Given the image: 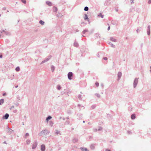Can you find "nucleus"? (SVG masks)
Masks as SVG:
<instances>
[{
  "instance_id": "nucleus-1",
  "label": "nucleus",
  "mask_w": 151,
  "mask_h": 151,
  "mask_svg": "<svg viewBox=\"0 0 151 151\" xmlns=\"http://www.w3.org/2000/svg\"><path fill=\"white\" fill-rule=\"evenodd\" d=\"M49 132H50L47 130L45 129L42 130L38 134L39 136H42V135L47 134Z\"/></svg>"
},
{
  "instance_id": "nucleus-2",
  "label": "nucleus",
  "mask_w": 151,
  "mask_h": 151,
  "mask_svg": "<svg viewBox=\"0 0 151 151\" xmlns=\"http://www.w3.org/2000/svg\"><path fill=\"white\" fill-rule=\"evenodd\" d=\"M138 78H136L134 80L133 82V87L134 88H135L137 86L138 83Z\"/></svg>"
},
{
  "instance_id": "nucleus-3",
  "label": "nucleus",
  "mask_w": 151,
  "mask_h": 151,
  "mask_svg": "<svg viewBox=\"0 0 151 151\" xmlns=\"http://www.w3.org/2000/svg\"><path fill=\"white\" fill-rule=\"evenodd\" d=\"M73 74L72 72H69L68 74V79L71 80L73 78Z\"/></svg>"
},
{
  "instance_id": "nucleus-4",
  "label": "nucleus",
  "mask_w": 151,
  "mask_h": 151,
  "mask_svg": "<svg viewBox=\"0 0 151 151\" xmlns=\"http://www.w3.org/2000/svg\"><path fill=\"white\" fill-rule=\"evenodd\" d=\"M51 56H48L47 58L46 59H45V60H44L43 61H42V62L41 63H40V64H43L44 63H45V62L48 61L50 60V59L51 58Z\"/></svg>"
},
{
  "instance_id": "nucleus-5",
  "label": "nucleus",
  "mask_w": 151,
  "mask_h": 151,
  "mask_svg": "<svg viewBox=\"0 0 151 151\" xmlns=\"http://www.w3.org/2000/svg\"><path fill=\"white\" fill-rule=\"evenodd\" d=\"M37 145V141H36V140L35 141L34 143H33V144L32 145V149H35Z\"/></svg>"
},
{
  "instance_id": "nucleus-6",
  "label": "nucleus",
  "mask_w": 151,
  "mask_h": 151,
  "mask_svg": "<svg viewBox=\"0 0 151 151\" xmlns=\"http://www.w3.org/2000/svg\"><path fill=\"white\" fill-rule=\"evenodd\" d=\"M9 116V115L8 113L6 114L2 117L3 119H8Z\"/></svg>"
},
{
  "instance_id": "nucleus-7",
  "label": "nucleus",
  "mask_w": 151,
  "mask_h": 151,
  "mask_svg": "<svg viewBox=\"0 0 151 151\" xmlns=\"http://www.w3.org/2000/svg\"><path fill=\"white\" fill-rule=\"evenodd\" d=\"M147 35H150V25L148 26L147 30Z\"/></svg>"
},
{
  "instance_id": "nucleus-8",
  "label": "nucleus",
  "mask_w": 151,
  "mask_h": 151,
  "mask_svg": "<svg viewBox=\"0 0 151 151\" xmlns=\"http://www.w3.org/2000/svg\"><path fill=\"white\" fill-rule=\"evenodd\" d=\"M41 151H45V147L44 145L42 144L41 146Z\"/></svg>"
},
{
  "instance_id": "nucleus-9",
  "label": "nucleus",
  "mask_w": 151,
  "mask_h": 151,
  "mask_svg": "<svg viewBox=\"0 0 151 151\" xmlns=\"http://www.w3.org/2000/svg\"><path fill=\"white\" fill-rule=\"evenodd\" d=\"M122 76V73L121 72H119L117 74L118 79L119 80Z\"/></svg>"
},
{
  "instance_id": "nucleus-10",
  "label": "nucleus",
  "mask_w": 151,
  "mask_h": 151,
  "mask_svg": "<svg viewBox=\"0 0 151 151\" xmlns=\"http://www.w3.org/2000/svg\"><path fill=\"white\" fill-rule=\"evenodd\" d=\"M77 116L78 117V119H80L82 117V114L81 113H78L77 114Z\"/></svg>"
},
{
  "instance_id": "nucleus-11",
  "label": "nucleus",
  "mask_w": 151,
  "mask_h": 151,
  "mask_svg": "<svg viewBox=\"0 0 151 151\" xmlns=\"http://www.w3.org/2000/svg\"><path fill=\"white\" fill-rule=\"evenodd\" d=\"M80 149L82 150V151H89L87 148L86 147H81Z\"/></svg>"
},
{
  "instance_id": "nucleus-12",
  "label": "nucleus",
  "mask_w": 151,
  "mask_h": 151,
  "mask_svg": "<svg viewBox=\"0 0 151 151\" xmlns=\"http://www.w3.org/2000/svg\"><path fill=\"white\" fill-rule=\"evenodd\" d=\"M73 45L74 46L77 47L79 46V44L75 40L74 43Z\"/></svg>"
},
{
  "instance_id": "nucleus-13",
  "label": "nucleus",
  "mask_w": 151,
  "mask_h": 151,
  "mask_svg": "<svg viewBox=\"0 0 151 151\" xmlns=\"http://www.w3.org/2000/svg\"><path fill=\"white\" fill-rule=\"evenodd\" d=\"M136 117L135 114H132L131 115V118L132 119L134 120L135 119Z\"/></svg>"
},
{
  "instance_id": "nucleus-14",
  "label": "nucleus",
  "mask_w": 151,
  "mask_h": 151,
  "mask_svg": "<svg viewBox=\"0 0 151 151\" xmlns=\"http://www.w3.org/2000/svg\"><path fill=\"white\" fill-rule=\"evenodd\" d=\"M95 144H92L90 146V148L91 150H94L95 149Z\"/></svg>"
},
{
  "instance_id": "nucleus-15",
  "label": "nucleus",
  "mask_w": 151,
  "mask_h": 151,
  "mask_svg": "<svg viewBox=\"0 0 151 151\" xmlns=\"http://www.w3.org/2000/svg\"><path fill=\"white\" fill-rule=\"evenodd\" d=\"M7 130V131L9 132L10 134L12 133L13 131V130L11 129V128L9 127H8Z\"/></svg>"
},
{
  "instance_id": "nucleus-16",
  "label": "nucleus",
  "mask_w": 151,
  "mask_h": 151,
  "mask_svg": "<svg viewBox=\"0 0 151 151\" xmlns=\"http://www.w3.org/2000/svg\"><path fill=\"white\" fill-rule=\"evenodd\" d=\"M52 118V117L50 116H48L46 118V121L47 122L50 119H51Z\"/></svg>"
},
{
  "instance_id": "nucleus-17",
  "label": "nucleus",
  "mask_w": 151,
  "mask_h": 151,
  "mask_svg": "<svg viewBox=\"0 0 151 151\" xmlns=\"http://www.w3.org/2000/svg\"><path fill=\"white\" fill-rule=\"evenodd\" d=\"M84 19L85 20H87L88 21H89V19L88 17V16L86 14H85Z\"/></svg>"
},
{
  "instance_id": "nucleus-18",
  "label": "nucleus",
  "mask_w": 151,
  "mask_h": 151,
  "mask_svg": "<svg viewBox=\"0 0 151 151\" xmlns=\"http://www.w3.org/2000/svg\"><path fill=\"white\" fill-rule=\"evenodd\" d=\"M46 4L47 5L49 6H52V3L49 1H46Z\"/></svg>"
},
{
  "instance_id": "nucleus-19",
  "label": "nucleus",
  "mask_w": 151,
  "mask_h": 151,
  "mask_svg": "<svg viewBox=\"0 0 151 151\" xmlns=\"http://www.w3.org/2000/svg\"><path fill=\"white\" fill-rule=\"evenodd\" d=\"M3 32H4V33L6 35H8L9 34V32L8 31H5L4 30H3L1 32V33H2Z\"/></svg>"
},
{
  "instance_id": "nucleus-20",
  "label": "nucleus",
  "mask_w": 151,
  "mask_h": 151,
  "mask_svg": "<svg viewBox=\"0 0 151 151\" xmlns=\"http://www.w3.org/2000/svg\"><path fill=\"white\" fill-rule=\"evenodd\" d=\"M55 133L58 135H61L60 131H58L57 130H55Z\"/></svg>"
},
{
  "instance_id": "nucleus-21",
  "label": "nucleus",
  "mask_w": 151,
  "mask_h": 151,
  "mask_svg": "<svg viewBox=\"0 0 151 151\" xmlns=\"http://www.w3.org/2000/svg\"><path fill=\"white\" fill-rule=\"evenodd\" d=\"M110 40L111 41L115 42H116L117 41L116 40V39H114L113 37H111Z\"/></svg>"
},
{
  "instance_id": "nucleus-22",
  "label": "nucleus",
  "mask_w": 151,
  "mask_h": 151,
  "mask_svg": "<svg viewBox=\"0 0 151 151\" xmlns=\"http://www.w3.org/2000/svg\"><path fill=\"white\" fill-rule=\"evenodd\" d=\"M53 11L56 13L58 11V8L54 6L53 8Z\"/></svg>"
},
{
  "instance_id": "nucleus-23",
  "label": "nucleus",
  "mask_w": 151,
  "mask_h": 151,
  "mask_svg": "<svg viewBox=\"0 0 151 151\" xmlns=\"http://www.w3.org/2000/svg\"><path fill=\"white\" fill-rule=\"evenodd\" d=\"M55 67L53 65H52L51 66V69L52 72H53L55 70Z\"/></svg>"
},
{
  "instance_id": "nucleus-24",
  "label": "nucleus",
  "mask_w": 151,
  "mask_h": 151,
  "mask_svg": "<svg viewBox=\"0 0 151 151\" xmlns=\"http://www.w3.org/2000/svg\"><path fill=\"white\" fill-rule=\"evenodd\" d=\"M4 103V99H0V105H1Z\"/></svg>"
},
{
  "instance_id": "nucleus-25",
  "label": "nucleus",
  "mask_w": 151,
  "mask_h": 151,
  "mask_svg": "<svg viewBox=\"0 0 151 151\" xmlns=\"http://www.w3.org/2000/svg\"><path fill=\"white\" fill-rule=\"evenodd\" d=\"M39 23L42 25H43L45 24V22L42 20H40L39 21Z\"/></svg>"
},
{
  "instance_id": "nucleus-26",
  "label": "nucleus",
  "mask_w": 151,
  "mask_h": 151,
  "mask_svg": "<svg viewBox=\"0 0 151 151\" xmlns=\"http://www.w3.org/2000/svg\"><path fill=\"white\" fill-rule=\"evenodd\" d=\"M102 128L101 127H99V128L97 129H95V130L96 131H100L101 130H102Z\"/></svg>"
},
{
  "instance_id": "nucleus-27",
  "label": "nucleus",
  "mask_w": 151,
  "mask_h": 151,
  "mask_svg": "<svg viewBox=\"0 0 151 151\" xmlns=\"http://www.w3.org/2000/svg\"><path fill=\"white\" fill-rule=\"evenodd\" d=\"M98 16L99 17H101L102 18H103L104 17V15H102L101 13H99Z\"/></svg>"
},
{
  "instance_id": "nucleus-28",
  "label": "nucleus",
  "mask_w": 151,
  "mask_h": 151,
  "mask_svg": "<svg viewBox=\"0 0 151 151\" xmlns=\"http://www.w3.org/2000/svg\"><path fill=\"white\" fill-rule=\"evenodd\" d=\"M89 8L88 6H86L84 8V10L85 11H87L88 10Z\"/></svg>"
},
{
  "instance_id": "nucleus-29",
  "label": "nucleus",
  "mask_w": 151,
  "mask_h": 151,
  "mask_svg": "<svg viewBox=\"0 0 151 151\" xmlns=\"http://www.w3.org/2000/svg\"><path fill=\"white\" fill-rule=\"evenodd\" d=\"M57 89L58 90H60V89L61 88V86L60 85H58L57 86Z\"/></svg>"
},
{
  "instance_id": "nucleus-30",
  "label": "nucleus",
  "mask_w": 151,
  "mask_h": 151,
  "mask_svg": "<svg viewBox=\"0 0 151 151\" xmlns=\"http://www.w3.org/2000/svg\"><path fill=\"white\" fill-rule=\"evenodd\" d=\"M78 97L79 99L80 100H82V95L80 94L78 95Z\"/></svg>"
},
{
  "instance_id": "nucleus-31",
  "label": "nucleus",
  "mask_w": 151,
  "mask_h": 151,
  "mask_svg": "<svg viewBox=\"0 0 151 151\" xmlns=\"http://www.w3.org/2000/svg\"><path fill=\"white\" fill-rule=\"evenodd\" d=\"M20 70V68L19 67H17L15 68V70L17 72L19 71Z\"/></svg>"
},
{
  "instance_id": "nucleus-32",
  "label": "nucleus",
  "mask_w": 151,
  "mask_h": 151,
  "mask_svg": "<svg viewBox=\"0 0 151 151\" xmlns=\"http://www.w3.org/2000/svg\"><path fill=\"white\" fill-rule=\"evenodd\" d=\"M49 123L51 126H52L54 124L53 122L52 121H50Z\"/></svg>"
},
{
  "instance_id": "nucleus-33",
  "label": "nucleus",
  "mask_w": 151,
  "mask_h": 151,
  "mask_svg": "<svg viewBox=\"0 0 151 151\" xmlns=\"http://www.w3.org/2000/svg\"><path fill=\"white\" fill-rule=\"evenodd\" d=\"M88 31V30L87 29H84L82 33L83 34H85L86 32H87Z\"/></svg>"
},
{
  "instance_id": "nucleus-34",
  "label": "nucleus",
  "mask_w": 151,
  "mask_h": 151,
  "mask_svg": "<svg viewBox=\"0 0 151 151\" xmlns=\"http://www.w3.org/2000/svg\"><path fill=\"white\" fill-rule=\"evenodd\" d=\"M78 139H77L75 138L73 139V142H77Z\"/></svg>"
},
{
  "instance_id": "nucleus-35",
  "label": "nucleus",
  "mask_w": 151,
  "mask_h": 151,
  "mask_svg": "<svg viewBox=\"0 0 151 151\" xmlns=\"http://www.w3.org/2000/svg\"><path fill=\"white\" fill-rule=\"evenodd\" d=\"M70 121H66L65 122V125H68L70 124Z\"/></svg>"
},
{
  "instance_id": "nucleus-36",
  "label": "nucleus",
  "mask_w": 151,
  "mask_h": 151,
  "mask_svg": "<svg viewBox=\"0 0 151 151\" xmlns=\"http://www.w3.org/2000/svg\"><path fill=\"white\" fill-rule=\"evenodd\" d=\"M30 142V140L29 139H27L26 141L27 144L29 145Z\"/></svg>"
},
{
  "instance_id": "nucleus-37",
  "label": "nucleus",
  "mask_w": 151,
  "mask_h": 151,
  "mask_svg": "<svg viewBox=\"0 0 151 151\" xmlns=\"http://www.w3.org/2000/svg\"><path fill=\"white\" fill-rule=\"evenodd\" d=\"M95 95L98 98L100 97V95L99 93H96L95 94Z\"/></svg>"
},
{
  "instance_id": "nucleus-38",
  "label": "nucleus",
  "mask_w": 151,
  "mask_h": 151,
  "mask_svg": "<svg viewBox=\"0 0 151 151\" xmlns=\"http://www.w3.org/2000/svg\"><path fill=\"white\" fill-rule=\"evenodd\" d=\"M96 106L95 105H93L91 106V107L92 109H95L96 108Z\"/></svg>"
},
{
  "instance_id": "nucleus-39",
  "label": "nucleus",
  "mask_w": 151,
  "mask_h": 151,
  "mask_svg": "<svg viewBox=\"0 0 151 151\" xmlns=\"http://www.w3.org/2000/svg\"><path fill=\"white\" fill-rule=\"evenodd\" d=\"M95 85L97 87H98L99 85V84L98 82H96L95 83Z\"/></svg>"
},
{
  "instance_id": "nucleus-40",
  "label": "nucleus",
  "mask_w": 151,
  "mask_h": 151,
  "mask_svg": "<svg viewBox=\"0 0 151 151\" xmlns=\"http://www.w3.org/2000/svg\"><path fill=\"white\" fill-rule=\"evenodd\" d=\"M29 136V134L28 133H26L25 135V138H26V137Z\"/></svg>"
},
{
  "instance_id": "nucleus-41",
  "label": "nucleus",
  "mask_w": 151,
  "mask_h": 151,
  "mask_svg": "<svg viewBox=\"0 0 151 151\" xmlns=\"http://www.w3.org/2000/svg\"><path fill=\"white\" fill-rule=\"evenodd\" d=\"M21 1L24 4H26V0H21Z\"/></svg>"
},
{
  "instance_id": "nucleus-42",
  "label": "nucleus",
  "mask_w": 151,
  "mask_h": 151,
  "mask_svg": "<svg viewBox=\"0 0 151 151\" xmlns=\"http://www.w3.org/2000/svg\"><path fill=\"white\" fill-rule=\"evenodd\" d=\"M111 47L113 48L115 47V45H113V44H112V43H111Z\"/></svg>"
},
{
  "instance_id": "nucleus-43",
  "label": "nucleus",
  "mask_w": 151,
  "mask_h": 151,
  "mask_svg": "<svg viewBox=\"0 0 151 151\" xmlns=\"http://www.w3.org/2000/svg\"><path fill=\"white\" fill-rule=\"evenodd\" d=\"M103 59L105 60H108V58L106 57H103Z\"/></svg>"
},
{
  "instance_id": "nucleus-44",
  "label": "nucleus",
  "mask_w": 151,
  "mask_h": 151,
  "mask_svg": "<svg viewBox=\"0 0 151 151\" xmlns=\"http://www.w3.org/2000/svg\"><path fill=\"white\" fill-rule=\"evenodd\" d=\"M17 100H18V101H19L20 100V97H19V96H18L17 97Z\"/></svg>"
},
{
  "instance_id": "nucleus-45",
  "label": "nucleus",
  "mask_w": 151,
  "mask_h": 151,
  "mask_svg": "<svg viewBox=\"0 0 151 151\" xmlns=\"http://www.w3.org/2000/svg\"><path fill=\"white\" fill-rule=\"evenodd\" d=\"M130 1H131V3L132 4L133 3H134V0H130Z\"/></svg>"
},
{
  "instance_id": "nucleus-46",
  "label": "nucleus",
  "mask_w": 151,
  "mask_h": 151,
  "mask_svg": "<svg viewBox=\"0 0 151 151\" xmlns=\"http://www.w3.org/2000/svg\"><path fill=\"white\" fill-rule=\"evenodd\" d=\"M6 7H4L3 8H2V9L3 10H6Z\"/></svg>"
},
{
  "instance_id": "nucleus-47",
  "label": "nucleus",
  "mask_w": 151,
  "mask_h": 151,
  "mask_svg": "<svg viewBox=\"0 0 151 151\" xmlns=\"http://www.w3.org/2000/svg\"><path fill=\"white\" fill-rule=\"evenodd\" d=\"M3 57L2 55L1 54H0V58H1Z\"/></svg>"
},
{
  "instance_id": "nucleus-48",
  "label": "nucleus",
  "mask_w": 151,
  "mask_h": 151,
  "mask_svg": "<svg viewBox=\"0 0 151 151\" xmlns=\"http://www.w3.org/2000/svg\"><path fill=\"white\" fill-rule=\"evenodd\" d=\"M148 3L149 4H150L151 3V0H149L148 1Z\"/></svg>"
},
{
  "instance_id": "nucleus-49",
  "label": "nucleus",
  "mask_w": 151,
  "mask_h": 151,
  "mask_svg": "<svg viewBox=\"0 0 151 151\" xmlns=\"http://www.w3.org/2000/svg\"><path fill=\"white\" fill-rule=\"evenodd\" d=\"M105 151H111V150H109L108 149H106V150Z\"/></svg>"
},
{
  "instance_id": "nucleus-50",
  "label": "nucleus",
  "mask_w": 151,
  "mask_h": 151,
  "mask_svg": "<svg viewBox=\"0 0 151 151\" xmlns=\"http://www.w3.org/2000/svg\"><path fill=\"white\" fill-rule=\"evenodd\" d=\"M92 138V136H89V140L91 139Z\"/></svg>"
},
{
  "instance_id": "nucleus-51",
  "label": "nucleus",
  "mask_w": 151,
  "mask_h": 151,
  "mask_svg": "<svg viewBox=\"0 0 151 151\" xmlns=\"http://www.w3.org/2000/svg\"><path fill=\"white\" fill-rule=\"evenodd\" d=\"M110 29V26H109L108 27L107 29L108 30H109Z\"/></svg>"
},
{
  "instance_id": "nucleus-52",
  "label": "nucleus",
  "mask_w": 151,
  "mask_h": 151,
  "mask_svg": "<svg viewBox=\"0 0 151 151\" xmlns=\"http://www.w3.org/2000/svg\"><path fill=\"white\" fill-rule=\"evenodd\" d=\"M19 104L18 103H17L16 104H15V105H16L17 106H18L19 105Z\"/></svg>"
},
{
  "instance_id": "nucleus-53",
  "label": "nucleus",
  "mask_w": 151,
  "mask_h": 151,
  "mask_svg": "<svg viewBox=\"0 0 151 151\" xmlns=\"http://www.w3.org/2000/svg\"><path fill=\"white\" fill-rule=\"evenodd\" d=\"M97 57L99 58L100 57V55L99 53L97 54Z\"/></svg>"
},
{
  "instance_id": "nucleus-54",
  "label": "nucleus",
  "mask_w": 151,
  "mask_h": 151,
  "mask_svg": "<svg viewBox=\"0 0 151 151\" xmlns=\"http://www.w3.org/2000/svg\"><path fill=\"white\" fill-rule=\"evenodd\" d=\"M6 93H4L3 94V96H6Z\"/></svg>"
},
{
  "instance_id": "nucleus-55",
  "label": "nucleus",
  "mask_w": 151,
  "mask_h": 151,
  "mask_svg": "<svg viewBox=\"0 0 151 151\" xmlns=\"http://www.w3.org/2000/svg\"><path fill=\"white\" fill-rule=\"evenodd\" d=\"M102 88H103V87L104 86V85L103 84H101V85Z\"/></svg>"
},
{
  "instance_id": "nucleus-56",
  "label": "nucleus",
  "mask_w": 151,
  "mask_h": 151,
  "mask_svg": "<svg viewBox=\"0 0 151 151\" xmlns=\"http://www.w3.org/2000/svg\"><path fill=\"white\" fill-rule=\"evenodd\" d=\"M68 113L69 114H70L71 112L70 111H68Z\"/></svg>"
},
{
  "instance_id": "nucleus-57",
  "label": "nucleus",
  "mask_w": 151,
  "mask_h": 151,
  "mask_svg": "<svg viewBox=\"0 0 151 151\" xmlns=\"http://www.w3.org/2000/svg\"><path fill=\"white\" fill-rule=\"evenodd\" d=\"M14 107V106H11V108H10V109H12Z\"/></svg>"
},
{
  "instance_id": "nucleus-58",
  "label": "nucleus",
  "mask_w": 151,
  "mask_h": 151,
  "mask_svg": "<svg viewBox=\"0 0 151 151\" xmlns=\"http://www.w3.org/2000/svg\"><path fill=\"white\" fill-rule=\"evenodd\" d=\"M143 43H142L141 44V48H142L143 46Z\"/></svg>"
},
{
  "instance_id": "nucleus-59",
  "label": "nucleus",
  "mask_w": 151,
  "mask_h": 151,
  "mask_svg": "<svg viewBox=\"0 0 151 151\" xmlns=\"http://www.w3.org/2000/svg\"><path fill=\"white\" fill-rule=\"evenodd\" d=\"M127 132H128V134H130V133H131V132H130V131H127Z\"/></svg>"
},
{
  "instance_id": "nucleus-60",
  "label": "nucleus",
  "mask_w": 151,
  "mask_h": 151,
  "mask_svg": "<svg viewBox=\"0 0 151 151\" xmlns=\"http://www.w3.org/2000/svg\"><path fill=\"white\" fill-rule=\"evenodd\" d=\"M137 32L138 33L139 32V29H137L136 30Z\"/></svg>"
},
{
  "instance_id": "nucleus-61",
  "label": "nucleus",
  "mask_w": 151,
  "mask_h": 151,
  "mask_svg": "<svg viewBox=\"0 0 151 151\" xmlns=\"http://www.w3.org/2000/svg\"><path fill=\"white\" fill-rule=\"evenodd\" d=\"M17 112V110H14V113H16V112Z\"/></svg>"
},
{
  "instance_id": "nucleus-62",
  "label": "nucleus",
  "mask_w": 151,
  "mask_h": 151,
  "mask_svg": "<svg viewBox=\"0 0 151 151\" xmlns=\"http://www.w3.org/2000/svg\"><path fill=\"white\" fill-rule=\"evenodd\" d=\"M150 71L151 73V66L150 67Z\"/></svg>"
},
{
  "instance_id": "nucleus-63",
  "label": "nucleus",
  "mask_w": 151,
  "mask_h": 151,
  "mask_svg": "<svg viewBox=\"0 0 151 151\" xmlns=\"http://www.w3.org/2000/svg\"><path fill=\"white\" fill-rule=\"evenodd\" d=\"M3 143H4V144H6V141H4Z\"/></svg>"
},
{
  "instance_id": "nucleus-64",
  "label": "nucleus",
  "mask_w": 151,
  "mask_h": 151,
  "mask_svg": "<svg viewBox=\"0 0 151 151\" xmlns=\"http://www.w3.org/2000/svg\"><path fill=\"white\" fill-rule=\"evenodd\" d=\"M18 87V85H17V86H15V88H17V87Z\"/></svg>"
}]
</instances>
